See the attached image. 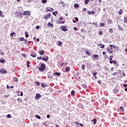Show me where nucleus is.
<instances>
[{"label":"nucleus","instance_id":"nucleus-30","mask_svg":"<svg viewBox=\"0 0 127 127\" xmlns=\"http://www.w3.org/2000/svg\"><path fill=\"white\" fill-rule=\"evenodd\" d=\"M17 101L19 103H22V100H21V99H20V98H17Z\"/></svg>","mask_w":127,"mask_h":127},{"label":"nucleus","instance_id":"nucleus-42","mask_svg":"<svg viewBox=\"0 0 127 127\" xmlns=\"http://www.w3.org/2000/svg\"><path fill=\"white\" fill-rule=\"evenodd\" d=\"M20 41H24V38H23V37H21V38H20Z\"/></svg>","mask_w":127,"mask_h":127},{"label":"nucleus","instance_id":"nucleus-34","mask_svg":"<svg viewBox=\"0 0 127 127\" xmlns=\"http://www.w3.org/2000/svg\"><path fill=\"white\" fill-rule=\"evenodd\" d=\"M41 87H42L43 88H45L46 87V85H45V84L44 83H42L41 84Z\"/></svg>","mask_w":127,"mask_h":127},{"label":"nucleus","instance_id":"nucleus-50","mask_svg":"<svg viewBox=\"0 0 127 127\" xmlns=\"http://www.w3.org/2000/svg\"><path fill=\"white\" fill-rule=\"evenodd\" d=\"M82 87L84 88H87V85L85 84H82Z\"/></svg>","mask_w":127,"mask_h":127},{"label":"nucleus","instance_id":"nucleus-40","mask_svg":"<svg viewBox=\"0 0 127 127\" xmlns=\"http://www.w3.org/2000/svg\"><path fill=\"white\" fill-rule=\"evenodd\" d=\"M81 68L82 69V70H85V64H83L81 65Z\"/></svg>","mask_w":127,"mask_h":127},{"label":"nucleus","instance_id":"nucleus-22","mask_svg":"<svg viewBox=\"0 0 127 127\" xmlns=\"http://www.w3.org/2000/svg\"><path fill=\"white\" fill-rule=\"evenodd\" d=\"M13 35H15V32H14L11 33L10 34V36H11V37H13Z\"/></svg>","mask_w":127,"mask_h":127},{"label":"nucleus","instance_id":"nucleus-39","mask_svg":"<svg viewBox=\"0 0 127 127\" xmlns=\"http://www.w3.org/2000/svg\"><path fill=\"white\" fill-rule=\"evenodd\" d=\"M35 84H36V85H37V86H40V83L38 81H36Z\"/></svg>","mask_w":127,"mask_h":127},{"label":"nucleus","instance_id":"nucleus-28","mask_svg":"<svg viewBox=\"0 0 127 127\" xmlns=\"http://www.w3.org/2000/svg\"><path fill=\"white\" fill-rule=\"evenodd\" d=\"M89 1H90V0H84L85 4H88L89 3Z\"/></svg>","mask_w":127,"mask_h":127},{"label":"nucleus","instance_id":"nucleus-62","mask_svg":"<svg viewBox=\"0 0 127 127\" xmlns=\"http://www.w3.org/2000/svg\"><path fill=\"white\" fill-rule=\"evenodd\" d=\"M123 87H127V84H125L123 85Z\"/></svg>","mask_w":127,"mask_h":127},{"label":"nucleus","instance_id":"nucleus-14","mask_svg":"<svg viewBox=\"0 0 127 127\" xmlns=\"http://www.w3.org/2000/svg\"><path fill=\"white\" fill-rule=\"evenodd\" d=\"M47 26H48V27H53L54 26L53 24H51V22H48Z\"/></svg>","mask_w":127,"mask_h":127},{"label":"nucleus","instance_id":"nucleus-36","mask_svg":"<svg viewBox=\"0 0 127 127\" xmlns=\"http://www.w3.org/2000/svg\"><path fill=\"white\" fill-rule=\"evenodd\" d=\"M58 45H59V46H61V45H62V42L59 41Z\"/></svg>","mask_w":127,"mask_h":127},{"label":"nucleus","instance_id":"nucleus-17","mask_svg":"<svg viewBox=\"0 0 127 127\" xmlns=\"http://www.w3.org/2000/svg\"><path fill=\"white\" fill-rule=\"evenodd\" d=\"M118 26L119 30H120L121 31H123V30H124V29L123 28V27H121L120 25H118Z\"/></svg>","mask_w":127,"mask_h":127},{"label":"nucleus","instance_id":"nucleus-18","mask_svg":"<svg viewBox=\"0 0 127 127\" xmlns=\"http://www.w3.org/2000/svg\"><path fill=\"white\" fill-rule=\"evenodd\" d=\"M118 13L119 14H120V15H122V14H123V9H120L119 11H118Z\"/></svg>","mask_w":127,"mask_h":127},{"label":"nucleus","instance_id":"nucleus-45","mask_svg":"<svg viewBox=\"0 0 127 127\" xmlns=\"http://www.w3.org/2000/svg\"><path fill=\"white\" fill-rule=\"evenodd\" d=\"M88 14L91 15L92 14V12L90 10L87 11Z\"/></svg>","mask_w":127,"mask_h":127},{"label":"nucleus","instance_id":"nucleus-56","mask_svg":"<svg viewBox=\"0 0 127 127\" xmlns=\"http://www.w3.org/2000/svg\"><path fill=\"white\" fill-rule=\"evenodd\" d=\"M48 78H50V79H52V76H50V75H48Z\"/></svg>","mask_w":127,"mask_h":127},{"label":"nucleus","instance_id":"nucleus-29","mask_svg":"<svg viewBox=\"0 0 127 127\" xmlns=\"http://www.w3.org/2000/svg\"><path fill=\"white\" fill-rule=\"evenodd\" d=\"M71 96H75V91L72 90L71 91Z\"/></svg>","mask_w":127,"mask_h":127},{"label":"nucleus","instance_id":"nucleus-4","mask_svg":"<svg viewBox=\"0 0 127 127\" xmlns=\"http://www.w3.org/2000/svg\"><path fill=\"white\" fill-rule=\"evenodd\" d=\"M53 10H54L53 8L50 7H47L46 8V12H51V11H53Z\"/></svg>","mask_w":127,"mask_h":127},{"label":"nucleus","instance_id":"nucleus-20","mask_svg":"<svg viewBox=\"0 0 127 127\" xmlns=\"http://www.w3.org/2000/svg\"><path fill=\"white\" fill-rule=\"evenodd\" d=\"M53 75H57V76H60V75H61V73L60 72H55V73H53Z\"/></svg>","mask_w":127,"mask_h":127},{"label":"nucleus","instance_id":"nucleus-32","mask_svg":"<svg viewBox=\"0 0 127 127\" xmlns=\"http://www.w3.org/2000/svg\"><path fill=\"white\" fill-rule=\"evenodd\" d=\"M100 26L101 27H103V26H105V23H100Z\"/></svg>","mask_w":127,"mask_h":127},{"label":"nucleus","instance_id":"nucleus-19","mask_svg":"<svg viewBox=\"0 0 127 127\" xmlns=\"http://www.w3.org/2000/svg\"><path fill=\"white\" fill-rule=\"evenodd\" d=\"M91 122L94 123V125H96V124H97V119H94L93 120H91Z\"/></svg>","mask_w":127,"mask_h":127},{"label":"nucleus","instance_id":"nucleus-47","mask_svg":"<svg viewBox=\"0 0 127 127\" xmlns=\"http://www.w3.org/2000/svg\"><path fill=\"white\" fill-rule=\"evenodd\" d=\"M11 115H10V114H8V115H7V118L8 119H10V118H11Z\"/></svg>","mask_w":127,"mask_h":127},{"label":"nucleus","instance_id":"nucleus-12","mask_svg":"<svg viewBox=\"0 0 127 127\" xmlns=\"http://www.w3.org/2000/svg\"><path fill=\"white\" fill-rule=\"evenodd\" d=\"M70 71V67L69 66H66L65 67V69L64 70L65 72H69Z\"/></svg>","mask_w":127,"mask_h":127},{"label":"nucleus","instance_id":"nucleus-49","mask_svg":"<svg viewBox=\"0 0 127 127\" xmlns=\"http://www.w3.org/2000/svg\"><path fill=\"white\" fill-rule=\"evenodd\" d=\"M9 97V95H5L4 96V98H8Z\"/></svg>","mask_w":127,"mask_h":127},{"label":"nucleus","instance_id":"nucleus-53","mask_svg":"<svg viewBox=\"0 0 127 127\" xmlns=\"http://www.w3.org/2000/svg\"><path fill=\"white\" fill-rule=\"evenodd\" d=\"M118 72H114L113 73V76H116V75H118Z\"/></svg>","mask_w":127,"mask_h":127},{"label":"nucleus","instance_id":"nucleus-26","mask_svg":"<svg viewBox=\"0 0 127 127\" xmlns=\"http://www.w3.org/2000/svg\"><path fill=\"white\" fill-rule=\"evenodd\" d=\"M13 81L14 82H18V79L15 77L13 78Z\"/></svg>","mask_w":127,"mask_h":127},{"label":"nucleus","instance_id":"nucleus-9","mask_svg":"<svg viewBox=\"0 0 127 127\" xmlns=\"http://www.w3.org/2000/svg\"><path fill=\"white\" fill-rule=\"evenodd\" d=\"M42 97V96H41V95H40V94L39 93H37L36 94V99H40V98H41Z\"/></svg>","mask_w":127,"mask_h":127},{"label":"nucleus","instance_id":"nucleus-10","mask_svg":"<svg viewBox=\"0 0 127 127\" xmlns=\"http://www.w3.org/2000/svg\"><path fill=\"white\" fill-rule=\"evenodd\" d=\"M31 56H32V57H34L35 58L36 57V53H35V52H32L31 54Z\"/></svg>","mask_w":127,"mask_h":127},{"label":"nucleus","instance_id":"nucleus-23","mask_svg":"<svg viewBox=\"0 0 127 127\" xmlns=\"http://www.w3.org/2000/svg\"><path fill=\"white\" fill-rule=\"evenodd\" d=\"M0 63H5V60H4V59L0 60Z\"/></svg>","mask_w":127,"mask_h":127},{"label":"nucleus","instance_id":"nucleus-64","mask_svg":"<svg viewBox=\"0 0 127 127\" xmlns=\"http://www.w3.org/2000/svg\"><path fill=\"white\" fill-rule=\"evenodd\" d=\"M53 14L54 15H55V16H56V14L55 13V12H53Z\"/></svg>","mask_w":127,"mask_h":127},{"label":"nucleus","instance_id":"nucleus-44","mask_svg":"<svg viewBox=\"0 0 127 127\" xmlns=\"http://www.w3.org/2000/svg\"><path fill=\"white\" fill-rule=\"evenodd\" d=\"M113 64H118L117 61H112Z\"/></svg>","mask_w":127,"mask_h":127},{"label":"nucleus","instance_id":"nucleus-63","mask_svg":"<svg viewBox=\"0 0 127 127\" xmlns=\"http://www.w3.org/2000/svg\"><path fill=\"white\" fill-rule=\"evenodd\" d=\"M111 71L112 72L114 71V68H113V67H112V68H111Z\"/></svg>","mask_w":127,"mask_h":127},{"label":"nucleus","instance_id":"nucleus-51","mask_svg":"<svg viewBox=\"0 0 127 127\" xmlns=\"http://www.w3.org/2000/svg\"><path fill=\"white\" fill-rule=\"evenodd\" d=\"M99 34L100 35H103V32H102V31H99Z\"/></svg>","mask_w":127,"mask_h":127},{"label":"nucleus","instance_id":"nucleus-41","mask_svg":"<svg viewBox=\"0 0 127 127\" xmlns=\"http://www.w3.org/2000/svg\"><path fill=\"white\" fill-rule=\"evenodd\" d=\"M42 3H46L47 2V0H42Z\"/></svg>","mask_w":127,"mask_h":127},{"label":"nucleus","instance_id":"nucleus-6","mask_svg":"<svg viewBox=\"0 0 127 127\" xmlns=\"http://www.w3.org/2000/svg\"><path fill=\"white\" fill-rule=\"evenodd\" d=\"M51 16V14L49 13L45 16L44 19H45L46 20H48V19H49V18H50Z\"/></svg>","mask_w":127,"mask_h":127},{"label":"nucleus","instance_id":"nucleus-52","mask_svg":"<svg viewBox=\"0 0 127 127\" xmlns=\"http://www.w3.org/2000/svg\"><path fill=\"white\" fill-rule=\"evenodd\" d=\"M82 11H87V8H83L82 9Z\"/></svg>","mask_w":127,"mask_h":127},{"label":"nucleus","instance_id":"nucleus-11","mask_svg":"<svg viewBox=\"0 0 127 127\" xmlns=\"http://www.w3.org/2000/svg\"><path fill=\"white\" fill-rule=\"evenodd\" d=\"M17 93L18 96H23V93L22 92V91H17Z\"/></svg>","mask_w":127,"mask_h":127},{"label":"nucleus","instance_id":"nucleus-54","mask_svg":"<svg viewBox=\"0 0 127 127\" xmlns=\"http://www.w3.org/2000/svg\"><path fill=\"white\" fill-rule=\"evenodd\" d=\"M22 56L23 57H24V58H26L27 57V56L26 55H25V54H23Z\"/></svg>","mask_w":127,"mask_h":127},{"label":"nucleus","instance_id":"nucleus-46","mask_svg":"<svg viewBox=\"0 0 127 127\" xmlns=\"http://www.w3.org/2000/svg\"><path fill=\"white\" fill-rule=\"evenodd\" d=\"M97 74H98V72L93 73V75L94 77H96V75H97Z\"/></svg>","mask_w":127,"mask_h":127},{"label":"nucleus","instance_id":"nucleus-5","mask_svg":"<svg viewBox=\"0 0 127 127\" xmlns=\"http://www.w3.org/2000/svg\"><path fill=\"white\" fill-rule=\"evenodd\" d=\"M98 57H99V55H93L92 56L91 58H92V59H93V60L96 61V60H98Z\"/></svg>","mask_w":127,"mask_h":127},{"label":"nucleus","instance_id":"nucleus-57","mask_svg":"<svg viewBox=\"0 0 127 127\" xmlns=\"http://www.w3.org/2000/svg\"><path fill=\"white\" fill-rule=\"evenodd\" d=\"M112 20H108V23H109V24L112 23Z\"/></svg>","mask_w":127,"mask_h":127},{"label":"nucleus","instance_id":"nucleus-37","mask_svg":"<svg viewBox=\"0 0 127 127\" xmlns=\"http://www.w3.org/2000/svg\"><path fill=\"white\" fill-rule=\"evenodd\" d=\"M25 37L26 38H27L28 37H29V35H28V34H27V32H25Z\"/></svg>","mask_w":127,"mask_h":127},{"label":"nucleus","instance_id":"nucleus-1","mask_svg":"<svg viewBox=\"0 0 127 127\" xmlns=\"http://www.w3.org/2000/svg\"><path fill=\"white\" fill-rule=\"evenodd\" d=\"M46 68V65L44 64H40V66L38 67L40 72H43L45 68Z\"/></svg>","mask_w":127,"mask_h":127},{"label":"nucleus","instance_id":"nucleus-24","mask_svg":"<svg viewBox=\"0 0 127 127\" xmlns=\"http://www.w3.org/2000/svg\"><path fill=\"white\" fill-rule=\"evenodd\" d=\"M86 53L88 56H91L92 55V54L89 51H86Z\"/></svg>","mask_w":127,"mask_h":127},{"label":"nucleus","instance_id":"nucleus-43","mask_svg":"<svg viewBox=\"0 0 127 127\" xmlns=\"http://www.w3.org/2000/svg\"><path fill=\"white\" fill-rule=\"evenodd\" d=\"M59 24H64V23H65V22L64 21H60L59 22Z\"/></svg>","mask_w":127,"mask_h":127},{"label":"nucleus","instance_id":"nucleus-25","mask_svg":"<svg viewBox=\"0 0 127 127\" xmlns=\"http://www.w3.org/2000/svg\"><path fill=\"white\" fill-rule=\"evenodd\" d=\"M35 118L36 119H38V120H40V119H41V117H40V116H39L38 115H36Z\"/></svg>","mask_w":127,"mask_h":127},{"label":"nucleus","instance_id":"nucleus-31","mask_svg":"<svg viewBox=\"0 0 127 127\" xmlns=\"http://www.w3.org/2000/svg\"><path fill=\"white\" fill-rule=\"evenodd\" d=\"M29 64H30V62L29 61H27V67H30V65H29Z\"/></svg>","mask_w":127,"mask_h":127},{"label":"nucleus","instance_id":"nucleus-8","mask_svg":"<svg viewBox=\"0 0 127 127\" xmlns=\"http://www.w3.org/2000/svg\"><path fill=\"white\" fill-rule=\"evenodd\" d=\"M23 15H30V11H25L23 12Z\"/></svg>","mask_w":127,"mask_h":127},{"label":"nucleus","instance_id":"nucleus-21","mask_svg":"<svg viewBox=\"0 0 127 127\" xmlns=\"http://www.w3.org/2000/svg\"><path fill=\"white\" fill-rule=\"evenodd\" d=\"M75 124L80 125L81 127H84V125H83V124H79V123L78 122H76Z\"/></svg>","mask_w":127,"mask_h":127},{"label":"nucleus","instance_id":"nucleus-38","mask_svg":"<svg viewBox=\"0 0 127 127\" xmlns=\"http://www.w3.org/2000/svg\"><path fill=\"white\" fill-rule=\"evenodd\" d=\"M74 7L75 8H76V7H79V4L78 3H76L74 5Z\"/></svg>","mask_w":127,"mask_h":127},{"label":"nucleus","instance_id":"nucleus-60","mask_svg":"<svg viewBox=\"0 0 127 127\" xmlns=\"http://www.w3.org/2000/svg\"><path fill=\"white\" fill-rule=\"evenodd\" d=\"M2 14V11L0 10V16H1Z\"/></svg>","mask_w":127,"mask_h":127},{"label":"nucleus","instance_id":"nucleus-15","mask_svg":"<svg viewBox=\"0 0 127 127\" xmlns=\"http://www.w3.org/2000/svg\"><path fill=\"white\" fill-rule=\"evenodd\" d=\"M42 60H43V61H47L48 60V56H46V58L44 57H43Z\"/></svg>","mask_w":127,"mask_h":127},{"label":"nucleus","instance_id":"nucleus-7","mask_svg":"<svg viewBox=\"0 0 127 127\" xmlns=\"http://www.w3.org/2000/svg\"><path fill=\"white\" fill-rule=\"evenodd\" d=\"M0 73H1V74H6L7 71L5 70L4 68H2L0 70Z\"/></svg>","mask_w":127,"mask_h":127},{"label":"nucleus","instance_id":"nucleus-35","mask_svg":"<svg viewBox=\"0 0 127 127\" xmlns=\"http://www.w3.org/2000/svg\"><path fill=\"white\" fill-rule=\"evenodd\" d=\"M109 32H110V33H113L114 32V31L113 30V29L110 28V29L109 30Z\"/></svg>","mask_w":127,"mask_h":127},{"label":"nucleus","instance_id":"nucleus-2","mask_svg":"<svg viewBox=\"0 0 127 127\" xmlns=\"http://www.w3.org/2000/svg\"><path fill=\"white\" fill-rule=\"evenodd\" d=\"M15 14L16 17H20L21 18L23 17V14H22L21 12L16 11L15 12Z\"/></svg>","mask_w":127,"mask_h":127},{"label":"nucleus","instance_id":"nucleus-27","mask_svg":"<svg viewBox=\"0 0 127 127\" xmlns=\"http://www.w3.org/2000/svg\"><path fill=\"white\" fill-rule=\"evenodd\" d=\"M120 109L121 112H125V109H124V107L123 106L120 107Z\"/></svg>","mask_w":127,"mask_h":127},{"label":"nucleus","instance_id":"nucleus-48","mask_svg":"<svg viewBox=\"0 0 127 127\" xmlns=\"http://www.w3.org/2000/svg\"><path fill=\"white\" fill-rule=\"evenodd\" d=\"M37 59H38V60H41V59H42V57H38V58H37Z\"/></svg>","mask_w":127,"mask_h":127},{"label":"nucleus","instance_id":"nucleus-59","mask_svg":"<svg viewBox=\"0 0 127 127\" xmlns=\"http://www.w3.org/2000/svg\"><path fill=\"white\" fill-rule=\"evenodd\" d=\"M36 29H39V28H40L39 26H36Z\"/></svg>","mask_w":127,"mask_h":127},{"label":"nucleus","instance_id":"nucleus-58","mask_svg":"<svg viewBox=\"0 0 127 127\" xmlns=\"http://www.w3.org/2000/svg\"><path fill=\"white\" fill-rule=\"evenodd\" d=\"M75 19L76 21H79V19L77 17H75Z\"/></svg>","mask_w":127,"mask_h":127},{"label":"nucleus","instance_id":"nucleus-33","mask_svg":"<svg viewBox=\"0 0 127 127\" xmlns=\"http://www.w3.org/2000/svg\"><path fill=\"white\" fill-rule=\"evenodd\" d=\"M124 23H127V18L124 17Z\"/></svg>","mask_w":127,"mask_h":127},{"label":"nucleus","instance_id":"nucleus-13","mask_svg":"<svg viewBox=\"0 0 127 127\" xmlns=\"http://www.w3.org/2000/svg\"><path fill=\"white\" fill-rule=\"evenodd\" d=\"M99 47H100V48H105V45H103L102 44H98Z\"/></svg>","mask_w":127,"mask_h":127},{"label":"nucleus","instance_id":"nucleus-61","mask_svg":"<svg viewBox=\"0 0 127 127\" xmlns=\"http://www.w3.org/2000/svg\"><path fill=\"white\" fill-rule=\"evenodd\" d=\"M94 13H95V11H91V14H94Z\"/></svg>","mask_w":127,"mask_h":127},{"label":"nucleus","instance_id":"nucleus-55","mask_svg":"<svg viewBox=\"0 0 127 127\" xmlns=\"http://www.w3.org/2000/svg\"><path fill=\"white\" fill-rule=\"evenodd\" d=\"M98 84H100V85H101V84H102V81H101V80H98Z\"/></svg>","mask_w":127,"mask_h":127},{"label":"nucleus","instance_id":"nucleus-3","mask_svg":"<svg viewBox=\"0 0 127 127\" xmlns=\"http://www.w3.org/2000/svg\"><path fill=\"white\" fill-rule=\"evenodd\" d=\"M60 28L61 30H62V31H64V32L68 31V29H67L66 26L62 25L60 27Z\"/></svg>","mask_w":127,"mask_h":127},{"label":"nucleus","instance_id":"nucleus-16","mask_svg":"<svg viewBox=\"0 0 127 127\" xmlns=\"http://www.w3.org/2000/svg\"><path fill=\"white\" fill-rule=\"evenodd\" d=\"M39 54L40 55H44V51L43 50H41L40 52H39Z\"/></svg>","mask_w":127,"mask_h":127}]
</instances>
